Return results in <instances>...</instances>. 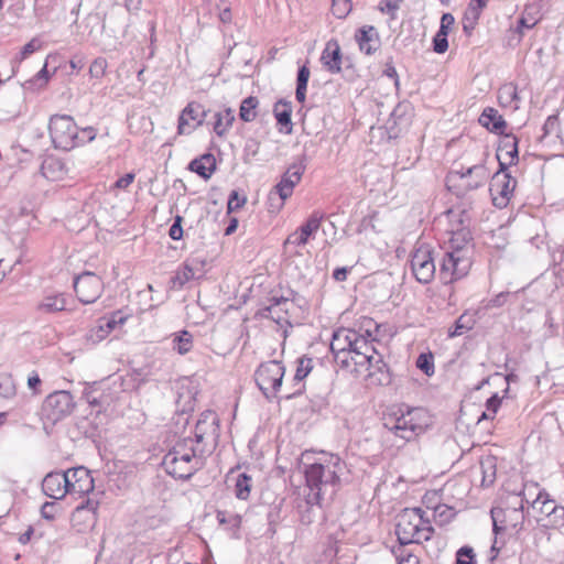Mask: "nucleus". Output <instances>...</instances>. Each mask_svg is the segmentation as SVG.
I'll use <instances>...</instances> for the list:
<instances>
[{
	"label": "nucleus",
	"instance_id": "f257e3e1",
	"mask_svg": "<svg viewBox=\"0 0 564 564\" xmlns=\"http://www.w3.org/2000/svg\"><path fill=\"white\" fill-rule=\"evenodd\" d=\"M344 463L336 455H329L324 460L305 467V481L307 494L305 501L308 506H319L326 496H334L339 487V474Z\"/></svg>",
	"mask_w": 564,
	"mask_h": 564
},
{
	"label": "nucleus",
	"instance_id": "f03ea898",
	"mask_svg": "<svg viewBox=\"0 0 564 564\" xmlns=\"http://www.w3.org/2000/svg\"><path fill=\"white\" fill-rule=\"evenodd\" d=\"M463 225V220H459ZM448 249L445 252L440 267V279L444 283H452L465 276L470 267L471 234L466 226L451 229Z\"/></svg>",
	"mask_w": 564,
	"mask_h": 564
},
{
	"label": "nucleus",
	"instance_id": "7ed1b4c3",
	"mask_svg": "<svg viewBox=\"0 0 564 564\" xmlns=\"http://www.w3.org/2000/svg\"><path fill=\"white\" fill-rule=\"evenodd\" d=\"M208 449L195 446L192 438L177 442L164 456L161 465L175 479H189L205 465Z\"/></svg>",
	"mask_w": 564,
	"mask_h": 564
},
{
	"label": "nucleus",
	"instance_id": "20e7f679",
	"mask_svg": "<svg viewBox=\"0 0 564 564\" xmlns=\"http://www.w3.org/2000/svg\"><path fill=\"white\" fill-rule=\"evenodd\" d=\"M48 131L55 149L70 151L95 140L97 132L93 127L79 129L72 116L53 115L50 118Z\"/></svg>",
	"mask_w": 564,
	"mask_h": 564
},
{
	"label": "nucleus",
	"instance_id": "39448f33",
	"mask_svg": "<svg viewBox=\"0 0 564 564\" xmlns=\"http://www.w3.org/2000/svg\"><path fill=\"white\" fill-rule=\"evenodd\" d=\"M430 425V416L422 408L408 409L406 412H401L399 415H390L384 420L383 427L387 431V440L392 436L401 441L398 446H403L405 443L413 441L419 435L425 432Z\"/></svg>",
	"mask_w": 564,
	"mask_h": 564
},
{
	"label": "nucleus",
	"instance_id": "423d86ee",
	"mask_svg": "<svg viewBox=\"0 0 564 564\" xmlns=\"http://www.w3.org/2000/svg\"><path fill=\"white\" fill-rule=\"evenodd\" d=\"M430 425V416L422 408L408 409L406 412H401L399 415H390L384 420L383 427L387 431V440L392 436L401 441L398 446H403L405 443L413 441L419 435L425 432Z\"/></svg>",
	"mask_w": 564,
	"mask_h": 564
},
{
	"label": "nucleus",
	"instance_id": "0eeeda50",
	"mask_svg": "<svg viewBox=\"0 0 564 564\" xmlns=\"http://www.w3.org/2000/svg\"><path fill=\"white\" fill-rule=\"evenodd\" d=\"M421 508H405L397 516L395 534L401 545L423 543L434 533L431 521Z\"/></svg>",
	"mask_w": 564,
	"mask_h": 564
},
{
	"label": "nucleus",
	"instance_id": "6e6552de",
	"mask_svg": "<svg viewBox=\"0 0 564 564\" xmlns=\"http://www.w3.org/2000/svg\"><path fill=\"white\" fill-rule=\"evenodd\" d=\"M368 340L354 329L340 328L333 334L330 350L335 361L341 367H349V359L354 362L356 355L365 350L368 352Z\"/></svg>",
	"mask_w": 564,
	"mask_h": 564
},
{
	"label": "nucleus",
	"instance_id": "1a4fd4ad",
	"mask_svg": "<svg viewBox=\"0 0 564 564\" xmlns=\"http://www.w3.org/2000/svg\"><path fill=\"white\" fill-rule=\"evenodd\" d=\"M372 341L368 344V352L362 350L354 358L355 370L360 372V368H364L368 372L367 379L370 384L388 386L391 383L390 370Z\"/></svg>",
	"mask_w": 564,
	"mask_h": 564
},
{
	"label": "nucleus",
	"instance_id": "9d476101",
	"mask_svg": "<svg viewBox=\"0 0 564 564\" xmlns=\"http://www.w3.org/2000/svg\"><path fill=\"white\" fill-rule=\"evenodd\" d=\"M489 178V171L484 164H475L462 171H451L447 176V186L457 196H465L485 185Z\"/></svg>",
	"mask_w": 564,
	"mask_h": 564
},
{
	"label": "nucleus",
	"instance_id": "9b49d317",
	"mask_svg": "<svg viewBox=\"0 0 564 564\" xmlns=\"http://www.w3.org/2000/svg\"><path fill=\"white\" fill-rule=\"evenodd\" d=\"M306 165L301 159L292 163L281 176L279 183L270 191L268 199L271 208L280 210L288 198L294 192L295 186L301 182Z\"/></svg>",
	"mask_w": 564,
	"mask_h": 564
},
{
	"label": "nucleus",
	"instance_id": "f8f14e48",
	"mask_svg": "<svg viewBox=\"0 0 564 564\" xmlns=\"http://www.w3.org/2000/svg\"><path fill=\"white\" fill-rule=\"evenodd\" d=\"M75 409V401L70 392L65 390L48 394L42 404V419L51 424H56L70 415Z\"/></svg>",
	"mask_w": 564,
	"mask_h": 564
},
{
	"label": "nucleus",
	"instance_id": "ddd939ff",
	"mask_svg": "<svg viewBox=\"0 0 564 564\" xmlns=\"http://www.w3.org/2000/svg\"><path fill=\"white\" fill-rule=\"evenodd\" d=\"M219 417L216 412L207 410L203 412L195 425V446H205L208 455L216 447L219 440Z\"/></svg>",
	"mask_w": 564,
	"mask_h": 564
},
{
	"label": "nucleus",
	"instance_id": "4468645a",
	"mask_svg": "<svg viewBox=\"0 0 564 564\" xmlns=\"http://www.w3.org/2000/svg\"><path fill=\"white\" fill-rule=\"evenodd\" d=\"M284 373L285 368L282 362L276 360L263 362L256 370V383L267 398L273 397L282 384Z\"/></svg>",
	"mask_w": 564,
	"mask_h": 564
},
{
	"label": "nucleus",
	"instance_id": "2eb2a0df",
	"mask_svg": "<svg viewBox=\"0 0 564 564\" xmlns=\"http://www.w3.org/2000/svg\"><path fill=\"white\" fill-rule=\"evenodd\" d=\"M73 286L78 301L83 304L95 303L104 290L100 276L90 271H84L75 276Z\"/></svg>",
	"mask_w": 564,
	"mask_h": 564
},
{
	"label": "nucleus",
	"instance_id": "dca6fc26",
	"mask_svg": "<svg viewBox=\"0 0 564 564\" xmlns=\"http://www.w3.org/2000/svg\"><path fill=\"white\" fill-rule=\"evenodd\" d=\"M411 269L420 283L427 284L433 280L436 267L429 246L423 245L415 249L411 258Z\"/></svg>",
	"mask_w": 564,
	"mask_h": 564
},
{
	"label": "nucleus",
	"instance_id": "f3484780",
	"mask_svg": "<svg viewBox=\"0 0 564 564\" xmlns=\"http://www.w3.org/2000/svg\"><path fill=\"white\" fill-rule=\"evenodd\" d=\"M517 180L513 178L510 173L501 171V167L492 176L490 184V193L492 196V203L498 208H503L508 205L514 188Z\"/></svg>",
	"mask_w": 564,
	"mask_h": 564
},
{
	"label": "nucleus",
	"instance_id": "a211bd4d",
	"mask_svg": "<svg viewBox=\"0 0 564 564\" xmlns=\"http://www.w3.org/2000/svg\"><path fill=\"white\" fill-rule=\"evenodd\" d=\"M68 470V495L83 497L88 495L95 488V480L90 470L84 466L73 467Z\"/></svg>",
	"mask_w": 564,
	"mask_h": 564
},
{
	"label": "nucleus",
	"instance_id": "6ab92c4d",
	"mask_svg": "<svg viewBox=\"0 0 564 564\" xmlns=\"http://www.w3.org/2000/svg\"><path fill=\"white\" fill-rule=\"evenodd\" d=\"M206 111L198 102L192 101L182 110L177 130L180 134H189L205 120Z\"/></svg>",
	"mask_w": 564,
	"mask_h": 564
},
{
	"label": "nucleus",
	"instance_id": "aec40b11",
	"mask_svg": "<svg viewBox=\"0 0 564 564\" xmlns=\"http://www.w3.org/2000/svg\"><path fill=\"white\" fill-rule=\"evenodd\" d=\"M324 219V214L321 212H313L306 221L300 226V228L291 234L286 243L294 245L296 247H302L307 243L308 239L317 232L319 226Z\"/></svg>",
	"mask_w": 564,
	"mask_h": 564
},
{
	"label": "nucleus",
	"instance_id": "412c9836",
	"mask_svg": "<svg viewBox=\"0 0 564 564\" xmlns=\"http://www.w3.org/2000/svg\"><path fill=\"white\" fill-rule=\"evenodd\" d=\"M67 480L68 470L51 471L42 481V490L47 497L61 500L68 495Z\"/></svg>",
	"mask_w": 564,
	"mask_h": 564
},
{
	"label": "nucleus",
	"instance_id": "4be33fe9",
	"mask_svg": "<svg viewBox=\"0 0 564 564\" xmlns=\"http://www.w3.org/2000/svg\"><path fill=\"white\" fill-rule=\"evenodd\" d=\"M292 306L293 304L288 297L273 296L269 300V304L261 310V315L283 326L289 323V311Z\"/></svg>",
	"mask_w": 564,
	"mask_h": 564
},
{
	"label": "nucleus",
	"instance_id": "5701e85b",
	"mask_svg": "<svg viewBox=\"0 0 564 564\" xmlns=\"http://www.w3.org/2000/svg\"><path fill=\"white\" fill-rule=\"evenodd\" d=\"M321 62L330 74L340 73L344 58L337 41L330 40L326 43L321 55Z\"/></svg>",
	"mask_w": 564,
	"mask_h": 564
},
{
	"label": "nucleus",
	"instance_id": "b1692460",
	"mask_svg": "<svg viewBox=\"0 0 564 564\" xmlns=\"http://www.w3.org/2000/svg\"><path fill=\"white\" fill-rule=\"evenodd\" d=\"M497 159L501 171H506L508 164L511 165L518 160V139L513 134H505L497 151Z\"/></svg>",
	"mask_w": 564,
	"mask_h": 564
},
{
	"label": "nucleus",
	"instance_id": "393cba45",
	"mask_svg": "<svg viewBox=\"0 0 564 564\" xmlns=\"http://www.w3.org/2000/svg\"><path fill=\"white\" fill-rule=\"evenodd\" d=\"M355 39L359 45V50L367 55L373 54L380 46L378 31L372 25H364L358 29Z\"/></svg>",
	"mask_w": 564,
	"mask_h": 564
},
{
	"label": "nucleus",
	"instance_id": "a878e982",
	"mask_svg": "<svg viewBox=\"0 0 564 564\" xmlns=\"http://www.w3.org/2000/svg\"><path fill=\"white\" fill-rule=\"evenodd\" d=\"M99 502L91 498H87L78 505L72 513V523L74 527L79 524H90L96 520V512Z\"/></svg>",
	"mask_w": 564,
	"mask_h": 564
},
{
	"label": "nucleus",
	"instance_id": "bb28decb",
	"mask_svg": "<svg viewBox=\"0 0 564 564\" xmlns=\"http://www.w3.org/2000/svg\"><path fill=\"white\" fill-rule=\"evenodd\" d=\"M67 295L65 293H47L37 303L36 311L44 314H55L66 310Z\"/></svg>",
	"mask_w": 564,
	"mask_h": 564
},
{
	"label": "nucleus",
	"instance_id": "cd10ccee",
	"mask_svg": "<svg viewBox=\"0 0 564 564\" xmlns=\"http://www.w3.org/2000/svg\"><path fill=\"white\" fill-rule=\"evenodd\" d=\"M478 121L488 131L494 132L496 134H505L507 122L495 108H485Z\"/></svg>",
	"mask_w": 564,
	"mask_h": 564
},
{
	"label": "nucleus",
	"instance_id": "c85d7f7f",
	"mask_svg": "<svg viewBox=\"0 0 564 564\" xmlns=\"http://www.w3.org/2000/svg\"><path fill=\"white\" fill-rule=\"evenodd\" d=\"M188 169L204 180L210 178L216 170L215 156L210 153L204 154L189 162Z\"/></svg>",
	"mask_w": 564,
	"mask_h": 564
},
{
	"label": "nucleus",
	"instance_id": "c756f323",
	"mask_svg": "<svg viewBox=\"0 0 564 564\" xmlns=\"http://www.w3.org/2000/svg\"><path fill=\"white\" fill-rule=\"evenodd\" d=\"M273 115L278 124L281 126V131L285 133L292 132V104L289 100L280 99L274 104Z\"/></svg>",
	"mask_w": 564,
	"mask_h": 564
},
{
	"label": "nucleus",
	"instance_id": "7c9ffc66",
	"mask_svg": "<svg viewBox=\"0 0 564 564\" xmlns=\"http://www.w3.org/2000/svg\"><path fill=\"white\" fill-rule=\"evenodd\" d=\"M57 58V54H48L43 67L36 73V75L33 78L26 80L23 84L24 89L35 90L45 87L51 78L47 66L50 63L56 62Z\"/></svg>",
	"mask_w": 564,
	"mask_h": 564
},
{
	"label": "nucleus",
	"instance_id": "2f4dec72",
	"mask_svg": "<svg viewBox=\"0 0 564 564\" xmlns=\"http://www.w3.org/2000/svg\"><path fill=\"white\" fill-rule=\"evenodd\" d=\"M498 101L501 107L518 110L520 97L517 86L513 83L503 84L498 90Z\"/></svg>",
	"mask_w": 564,
	"mask_h": 564
},
{
	"label": "nucleus",
	"instance_id": "473e14b6",
	"mask_svg": "<svg viewBox=\"0 0 564 564\" xmlns=\"http://www.w3.org/2000/svg\"><path fill=\"white\" fill-rule=\"evenodd\" d=\"M479 465L482 475L481 485L484 487L492 485L497 475V457L487 455L480 459Z\"/></svg>",
	"mask_w": 564,
	"mask_h": 564
},
{
	"label": "nucleus",
	"instance_id": "72a5a7b5",
	"mask_svg": "<svg viewBox=\"0 0 564 564\" xmlns=\"http://www.w3.org/2000/svg\"><path fill=\"white\" fill-rule=\"evenodd\" d=\"M531 506L533 509H539L541 517L538 519H546L552 514L557 505L553 499L550 498V495L544 489H542L539 491L535 499L531 502Z\"/></svg>",
	"mask_w": 564,
	"mask_h": 564
},
{
	"label": "nucleus",
	"instance_id": "f704fd0d",
	"mask_svg": "<svg viewBox=\"0 0 564 564\" xmlns=\"http://www.w3.org/2000/svg\"><path fill=\"white\" fill-rule=\"evenodd\" d=\"M83 397L91 408L90 414H93L94 411L96 414L101 413L108 404V397L98 390H85Z\"/></svg>",
	"mask_w": 564,
	"mask_h": 564
},
{
	"label": "nucleus",
	"instance_id": "c9c22d12",
	"mask_svg": "<svg viewBox=\"0 0 564 564\" xmlns=\"http://www.w3.org/2000/svg\"><path fill=\"white\" fill-rule=\"evenodd\" d=\"M216 122L214 124V131L217 135H224L232 126L235 121V111L231 108L216 113Z\"/></svg>",
	"mask_w": 564,
	"mask_h": 564
},
{
	"label": "nucleus",
	"instance_id": "e433bc0d",
	"mask_svg": "<svg viewBox=\"0 0 564 564\" xmlns=\"http://www.w3.org/2000/svg\"><path fill=\"white\" fill-rule=\"evenodd\" d=\"M311 70L307 65H303L297 70L295 98L300 104L306 99V88L310 79Z\"/></svg>",
	"mask_w": 564,
	"mask_h": 564
},
{
	"label": "nucleus",
	"instance_id": "4c0bfd02",
	"mask_svg": "<svg viewBox=\"0 0 564 564\" xmlns=\"http://www.w3.org/2000/svg\"><path fill=\"white\" fill-rule=\"evenodd\" d=\"M259 100L257 97L249 96L241 101L239 117L245 122H251L257 117Z\"/></svg>",
	"mask_w": 564,
	"mask_h": 564
},
{
	"label": "nucleus",
	"instance_id": "58836bf2",
	"mask_svg": "<svg viewBox=\"0 0 564 564\" xmlns=\"http://www.w3.org/2000/svg\"><path fill=\"white\" fill-rule=\"evenodd\" d=\"M41 172L46 178L55 180L64 172V163L56 158H47L41 165Z\"/></svg>",
	"mask_w": 564,
	"mask_h": 564
},
{
	"label": "nucleus",
	"instance_id": "ea45409f",
	"mask_svg": "<svg viewBox=\"0 0 564 564\" xmlns=\"http://www.w3.org/2000/svg\"><path fill=\"white\" fill-rule=\"evenodd\" d=\"M252 479L246 473H241L235 480V496L240 500H247L250 496Z\"/></svg>",
	"mask_w": 564,
	"mask_h": 564
},
{
	"label": "nucleus",
	"instance_id": "a19ab883",
	"mask_svg": "<svg viewBox=\"0 0 564 564\" xmlns=\"http://www.w3.org/2000/svg\"><path fill=\"white\" fill-rule=\"evenodd\" d=\"M128 318L129 315L123 311H116L107 316L100 317L99 321L110 334L118 326L123 325Z\"/></svg>",
	"mask_w": 564,
	"mask_h": 564
},
{
	"label": "nucleus",
	"instance_id": "79ce46f5",
	"mask_svg": "<svg viewBox=\"0 0 564 564\" xmlns=\"http://www.w3.org/2000/svg\"><path fill=\"white\" fill-rule=\"evenodd\" d=\"M173 348L181 355L187 354L193 348V335L182 330L173 340Z\"/></svg>",
	"mask_w": 564,
	"mask_h": 564
},
{
	"label": "nucleus",
	"instance_id": "37998d69",
	"mask_svg": "<svg viewBox=\"0 0 564 564\" xmlns=\"http://www.w3.org/2000/svg\"><path fill=\"white\" fill-rule=\"evenodd\" d=\"M474 326V321L471 319V317L467 316V315H460L455 324H454V328L449 329L448 330V336L449 337H456V336H462L464 335L465 333H467L468 330H470Z\"/></svg>",
	"mask_w": 564,
	"mask_h": 564
},
{
	"label": "nucleus",
	"instance_id": "c03bdc74",
	"mask_svg": "<svg viewBox=\"0 0 564 564\" xmlns=\"http://www.w3.org/2000/svg\"><path fill=\"white\" fill-rule=\"evenodd\" d=\"M538 523L544 528H556L564 522V507L556 506L552 514L546 519H536Z\"/></svg>",
	"mask_w": 564,
	"mask_h": 564
},
{
	"label": "nucleus",
	"instance_id": "a18cd8bd",
	"mask_svg": "<svg viewBox=\"0 0 564 564\" xmlns=\"http://www.w3.org/2000/svg\"><path fill=\"white\" fill-rule=\"evenodd\" d=\"M488 0H471L467 11L465 12V20L471 18V26L478 21L482 9L487 6Z\"/></svg>",
	"mask_w": 564,
	"mask_h": 564
},
{
	"label": "nucleus",
	"instance_id": "49530a36",
	"mask_svg": "<svg viewBox=\"0 0 564 564\" xmlns=\"http://www.w3.org/2000/svg\"><path fill=\"white\" fill-rule=\"evenodd\" d=\"M109 335L101 322L98 319L97 324L93 326L86 334V340L91 344H98Z\"/></svg>",
	"mask_w": 564,
	"mask_h": 564
},
{
	"label": "nucleus",
	"instance_id": "de8ad7c7",
	"mask_svg": "<svg viewBox=\"0 0 564 564\" xmlns=\"http://www.w3.org/2000/svg\"><path fill=\"white\" fill-rule=\"evenodd\" d=\"M313 369V359L306 356H302L297 359V367L294 376V380L302 381Z\"/></svg>",
	"mask_w": 564,
	"mask_h": 564
},
{
	"label": "nucleus",
	"instance_id": "09e8293b",
	"mask_svg": "<svg viewBox=\"0 0 564 564\" xmlns=\"http://www.w3.org/2000/svg\"><path fill=\"white\" fill-rule=\"evenodd\" d=\"M122 387L124 391L138 392L141 387V372L133 370L131 373H127L122 377Z\"/></svg>",
	"mask_w": 564,
	"mask_h": 564
},
{
	"label": "nucleus",
	"instance_id": "8fccbe9b",
	"mask_svg": "<svg viewBox=\"0 0 564 564\" xmlns=\"http://www.w3.org/2000/svg\"><path fill=\"white\" fill-rule=\"evenodd\" d=\"M500 404H501V399L498 397V394L491 395L486 401V411L482 412V414L478 419V423L481 422L482 420L494 419V416L497 413Z\"/></svg>",
	"mask_w": 564,
	"mask_h": 564
},
{
	"label": "nucleus",
	"instance_id": "3c124183",
	"mask_svg": "<svg viewBox=\"0 0 564 564\" xmlns=\"http://www.w3.org/2000/svg\"><path fill=\"white\" fill-rule=\"evenodd\" d=\"M416 367L429 377L434 375L435 368L433 355L431 352L419 355L416 359Z\"/></svg>",
	"mask_w": 564,
	"mask_h": 564
},
{
	"label": "nucleus",
	"instance_id": "603ef678",
	"mask_svg": "<svg viewBox=\"0 0 564 564\" xmlns=\"http://www.w3.org/2000/svg\"><path fill=\"white\" fill-rule=\"evenodd\" d=\"M350 0H332V12L337 19L346 18L351 11Z\"/></svg>",
	"mask_w": 564,
	"mask_h": 564
},
{
	"label": "nucleus",
	"instance_id": "864d4df0",
	"mask_svg": "<svg viewBox=\"0 0 564 564\" xmlns=\"http://www.w3.org/2000/svg\"><path fill=\"white\" fill-rule=\"evenodd\" d=\"M475 557L473 547L465 545L457 550L454 564H476Z\"/></svg>",
	"mask_w": 564,
	"mask_h": 564
},
{
	"label": "nucleus",
	"instance_id": "5fc2aeb1",
	"mask_svg": "<svg viewBox=\"0 0 564 564\" xmlns=\"http://www.w3.org/2000/svg\"><path fill=\"white\" fill-rule=\"evenodd\" d=\"M217 520L220 524H229L234 529H238L241 523V518L238 514H228L226 511H217Z\"/></svg>",
	"mask_w": 564,
	"mask_h": 564
},
{
	"label": "nucleus",
	"instance_id": "6e6d98bb",
	"mask_svg": "<svg viewBox=\"0 0 564 564\" xmlns=\"http://www.w3.org/2000/svg\"><path fill=\"white\" fill-rule=\"evenodd\" d=\"M107 61L104 57H97L89 66V74L93 78H101L107 68Z\"/></svg>",
	"mask_w": 564,
	"mask_h": 564
},
{
	"label": "nucleus",
	"instance_id": "4d7b16f0",
	"mask_svg": "<svg viewBox=\"0 0 564 564\" xmlns=\"http://www.w3.org/2000/svg\"><path fill=\"white\" fill-rule=\"evenodd\" d=\"M247 202L246 196L239 195L237 191H232L229 195L228 203H227V210L228 213L236 212L240 209Z\"/></svg>",
	"mask_w": 564,
	"mask_h": 564
},
{
	"label": "nucleus",
	"instance_id": "13d9d810",
	"mask_svg": "<svg viewBox=\"0 0 564 564\" xmlns=\"http://www.w3.org/2000/svg\"><path fill=\"white\" fill-rule=\"evenodd\" d=\"M447 35L443 31H437L433 37V50L438 54H443L448 48Z\"/></svg>",
	"mask_w": 564,
	"mask_h": 564
},
{
	"label": "nucleus",
	"instance_id": "bf43d9fd",
	"mask_svg": "<svg viewBox=\"0 0 564 564\" xmlns=\"http://www.w3.org/2000/svg\"><path fill=\"white\" fill-rule=\"evenodd\" d=\"M42 46V43L39 39L33 37L30 42H28L20 51L21 59H25L34 52L39 51Z\"/></svg>",
	"mask_w": 564,
	"mask_h": 564
},
{
	"label": "nucleus",
	"instance_id": "052dcab7",
	"mask_svg": "<svg viewBox=\"0 0 564 564\" xmlns=\"http://www.w3.org/2000/svg\"><path fill=\"white\" fill-rule=\"evenodd\" d=\"M194 270L188 265H184L181 270L177 271L175 275V282H177L180 285H183L189 280L194 279Z\"/></svg>",
	"mask_w": 564,
	"mask_h": 564
},
{
	"label": "nucleus",
	"instance_id": "680f3d73",
	"mask_svg": "<svg viewBox=\"0 0 564 564\" xmlns=\"http://www.w3.org/2000/svg\"><path fill=\"white\" fill-rule=\"evenodd\" d=\"M58 511V505L56 502H45L41 508V516L46 520H54Z\"/></svg>",
	"mask_w": 564,
	"mask_h": 564
},
{
	"label": "nucleus",
	"instance_id": "e2e57ef3",
	"mask_svg": "<svg viewBox=\"0 0 564 564\" xmlns=\"http://www.w3.org/2000/svg\"><path fill=\"white\" fill-rule=\"evenodd\" d=\"M14 394V386L11 378L6 377L0 381V395L10 398Z\"/></svg>",
	"mask_w": 564,
	"mask_h": 564
},
{
	"label": "nucleus",
	"instance_id": "0e129e2a",
	"mask_svg": "<svg viewBox=\"0 0 564 564\" xmlns=\"http://www.w3.org/2000/svg\"><path fill=\"white\" fill-rule=\"evenodd\" d=\"M399 3L400 0H382L379 3V10L393 17L395 11L399 9Z\"/></svg>",
	"mask_w": 564,
	"mask_h": 564
},
{
	"label": "nucleus",
	"instance_id": "69168bd1",
	"mask_svg": "<svg viewBox=\"0 0 564 564\" xmlns=\"http://www.w3.org/2000/svg\"><path fill=\"white\" fill-rule=\"evenodd\" d=\"M182 217L176 216L173 225L170 227L169 235L173 240H180L183 237V228L181 226Z\"/></svg>",
	"mask_w": 564,
	"mask_h": 564
},
{
	"label": "nucleus",
	"instance_id": "338daca9",
	"mask_svg": "<svg viewBox=\"0 0 564 564\" xmlns=\"http://www.w3.org/2000/svg\"><path fill=\"white\" fill-rule=\"evenodd\" d=\"M455 19L451 13H444L441 18V26L438 31H443L445 34H448V31L454 25Z\"/></svg>",
	"mask_w": 564,
	"mask_h": 564
},
{
	"label": "nucleus",
	"instance_id": "774afa93",
	"mask_svg": "<svg viewBox=\"0 0 564 564\" xmlns=\"http://www.w3.org/2000/svg\"><path fill=\"white\" fill-rule=\"evenodd\" d=\"M42 380L36 372H32L28 378V387L35 393H37V388L41 386Z\"/></svg>",
	"mask_w": 564,
	"mask_h": 564
}]
</instances>
